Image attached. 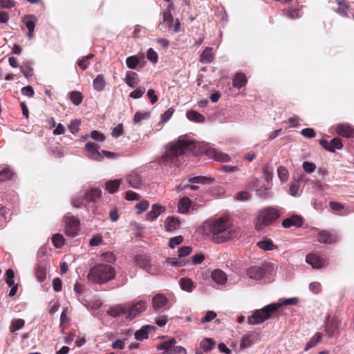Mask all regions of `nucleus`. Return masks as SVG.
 <instances>
[{
  "label": "nucleus",
  "instance_id": "1",
  "mask_svg": "<svg viewBox=\"0 0 354 354\" xmlns=\"http://www.w3.org/2000/svg\"><path fill=\"white\" fill-rule=\"evenodd\" d=\"M194 147L192 139L181 136L165 146L166 153L161 157V163L169 167H179L183 162V155L191 152Z\"/></svg>",
  "mask_w": 354,
  "mask_h": 354
},
{
  "label": "nucleus",
  "instance_id": "2",
  "mask_svg": "<svg viewBox=\"0 0 354 354\" xmlns=\"http://www.w3.org/2000/svg\"><path fill=\"white\" fill-rule=\"evenodd\" d=\"M209 231L212 240L217 243L227 241L236 234V230L229 225L227 218L220 217L209 223Z\"/></svg>",
  "mask_w": 354,
  "mask_h": 354
},
{
  "label": "nucleus",
  "instance_id": "3",
  "mask_svg": "<svg viewBox=\"0 0 354 354\" xmlns=\"http://www.w3.org/2000/svg\"><path fill=\"white\" fill-rule=\"evenodd\" d=\"M115 274L116 272L113 266L100 263L91 268L87 279L91 283L103 285L113 280Z\"/></svg>",
  "mask_w": 354,
  "mask_h": 354
},
{
  "label": "nucleus",
  "instance_id": "4",
  "mask_svg": "<svg viewBox=\"0 0 354 354\" xmlns=\"http://www.w3.org/2000/svg\"><path fill=\"white\" fill-rule=\"evenodd\" d=\"M277 209L272 207H265L259 212L256 218L255 227L258 231L272 225L279 217Z\"/></svg>",
  "mask_w": 354,
  "mask_h": 354
},
{
  "label": "nucleus",
  "instance_id": "5",
  "mask_svg": "<svg viewBox=\"0 0 354 354\" xmlns=\"http://www.w3.org/2000/svg\"><path fill=\"white\" fill-rule=\"evenodd\" d=\"M279 308V306L274 304H268L260 310H256L251 316L248 317V323L250 325H257L263 323L269 319L271 314Z\"/></svg>",
  "mask_w": 354,
  "mask_h": 354
},
{
  "label": "nucleus",
  "instance_id": "6",
  "mask_svg": "<svg viewBox=\"0 0 354 354\" xmlns=\"http://www.w3.org/2000/svg\"><path fill=\"white\" fill-rule=\"evenodd\" d=\"M135 263L137 266L143 269L150 274H157L159 272L156 262L152 261L149 257L146 254L138 255L135 259Z\"/></svg>",
  "mask_w": 354,
  "mask_h": 354
},
{
  "label": "nucleus",
  "instance_id": "7",
  "mask_svg": "<svg viewBox=\"0 0 354 354\" xmlns=\"http://www.w3.org/2000/svg\"><path fill=\"white\" fill-rule=\"evenodd\" d=\"M65 223V231L69 236H75L79 232L80 221L71 215H66L64 218Z\"/></svg>",
  "mask_w": 354,
  "mask_h": 354
},
{
  "label": "nucleus",
  "instance_id": "8",
  "mask_svg": "<svg viewBox=\"0 0 354 354\" xmlns=\"http://www.w3.org/2000/svg\"><path fill=\"white\" fill-rule=\"evenodd\" d=\"M147 306L148 305L146 301L143 300L138 301L131 306L127 308V313L126 315V318L129 319H134L146 310Z\"/></svg>",
  "mask_w": 354,
  "mask_h": 354
},
{
  "label": "nucleus",
  "instance_id": "9",
  "mask_svg": "<svg viewBox=\"0 0 354 354\" xmlns=\"http://www.w3.org/2000/svg\"><path fill=\"white\" fill-rule=\"evenodd\" d=\"M260 335L257 332H250L243 335L240 341V348L245 349L252 346L260 339Z\"/></svg>",
  "mask_w": 354,
  "mask_h": 354
},
{
  "label": "nucleus",
  "instance_id": "10",
  "mask_svg": "<svg viewBox=\"0 0 354 354\" xmlns=\"http://www.w3.org/2000/svg\"><path fill=\"white\" fill-rule=\"evenodd\" d=\"M317 241L323 244H333L339 241V237L328 231H319L317 235Z\"/></svg>",
  "mask_w": 354,
  "mask_h": 354
},
{
  "label": "nucleus",
  "instance_id": "11",
  "mask_svg": "<svg viewBox=\"0 0 354 354\" xmlns=\"http://www.w3.org/2000/svg\"><path fill=\"white\" fill-rule=\"evenodd\" d=\"M98 146L93 142H88L85 145V149L87 151L86 156L91 159L95 160H102L103 156L98 151Z\"/></svg>",
  "mask_w": 354,
  "mask_h": 354
},
{
  "label": "nucleus",
  "instance_id": "12",
  "mask_svg": "<svg viewBox=\"0 0 354 354\" xmlns=\"http://www.w3.org/2000/svg\"><path fill=\"white\" fill-rule=\"evenodd\" d=\"M205 153L209 158L214 159L216 161L229 162L230 160V157L227 154L214 148H208Z\"/></svg>",
  "mask_w": 354,
  "mask_h": 354
},
{
  "label": "nucleus",
  "instance_id": "13",
  "mask_svg": "<svg viewBox=\"0 0 354 354\" xmlns=\"http://www.w3.org/2000/svg\"><path fill=\"white\" fill-rule=\"evenodd\" d=\"M247 276L253 280H261L266 274L265 269L261 266H251L247 269Z\"/></svg>",
  "mask_w": 354,
  "mask_h": 354
},
{
  "label": "nucleus",
  "instance_id": "14",
  "mask_svg": "<svg viewBox=\"0 0 354 354\" xmlns=\"http://www.w3.org/2000/svg\"><path fill=\"white\" fill-rule=\"evenodd\" d=\"M22 21L28 28L27 37L31 39L33 37V33L35 28L37 18L32 15H26L23 17Z\"/></svg>",
  "mask_w": 354,
  "mask_h": 354
},
{
  "label": "nucleus",
  "instance_id": "15",
  "mask_svg": "<svg viewBox=\"0 0 354 354\" xmlns=\"http://www.w3.org/2000/svg\"><path fill=\"white\" fill-rule=\"evenodd\" d=\"M281 225L285 228H290V227H299L303 225V218L297 214H294L285 218L282 221Z\"/></svg>",
  "mask_w": 354,
  "mask_h": 354
},
{
  "label": "nucleus",
  "instance_id": "16",
  "mask_svg": "<svg viewBox=\"0 0 354 354\" xmlns=\"http://www.w3.org/2000/svg\"><path fill=\"white\" fill-rule=\"evenodd\" d=\"M306 261L311 266L313 269H320L324 265V260L315 254H308L306 257Z\"/></svg>",
  "mask_w": 354,
  "mask_h": 354
},
{
  "label": "nucleus",
  "instance_id": "17",
  "mask_svg": "<svg viewBox=\"0 0 354 354\" xmlns=\"http://www.w3.org/2000/svg\"><path fill=\"white\" fill-rule=\"evenodd\" d=\"M181 221L174 216H169L165 222V229L167 232H174L180 227Z\"/></svg>",
  "mask_w": 354,
  "mask_h": 354
},
{
  "label": "nucleus",
  "instance_id": "18",
  "mask_svg": "<svg viewBox=\"0 0 354 354\" xmlns=\"http://www.w3.org/2000/svg\"><path fill=\"white\" fill-rule=\"evenodd\" d=\"M336 132L339 136L346 138L354 137V129L348 124H339L336 127Z\"/></svg>",
  "mask_w": 354,
  "mask_h": 354
},
{
  "label": "nucleus",
  "instance_id": "19",
  "mask_svg": "<svg viewBox=\"0 0 354 354\" xmlns=\"http://www.w3.org/2000/svg\"><path fill=\"white\" fill-rule=\"evenodd\" d=\"M165 211V208L162 205L157 203L153 204L151 207V211L146 214V219L147 221H153Z\"/></svg>",
  "mask_w": 354,
  "mask_h": 354
},
{
  "label": "nucleus",
  "instance_id": "20",
  "mask_svg": "<svg viewBox=\"0 0 354 354\" xmlns=\"http://www.w3.org/2000/svg\"><path fill=\"white\" fill-rule=\"evenodd\" d=\"M126 180L131 187L139 189L142 185V179L140 174L131 172L126 176Z\"/></svg>",
  "mask_w": 354,
  "mask_h": 354
},
{
  "label": "nucleus",
  "instance_id": "21",
  "mask_svg": "<svg viewBox=\"0 0 354 354\" xmlns=\"http://www.w3.org/2000/svg\"><path fill=\"white\" fill-rule=\"evenodd\" d=\"M168 303V299L166 296L162 294H156L152 298V304L153 308L156 311H158L159 309L163 308Z\"/></svg>",
  "mask_w": 354,
  "mask_h": 354
},
{
  "label": "nucleus",
  "instance_id": "22",
  "mask_svg": "<svg viewBox=\"0 0 354 354\" xmlns=\"http://www.w3.org/2000/svg\"><path fill=\"white\" fill-rule=\"evenodd\" d=\"M337 4L336 12L343 17H349L351 8L348 3L344 0H337Z\"/></svg>",
  "mask_w": 354,
  "mask_h": 354
},
{
  "label": "nucleus",
  "instance_id": "23",
  "mask_svg": "<svg viewBox=\"0 0 354 354\" xmlns=\"http://www.w3.org/2000/svg\"><path fill=\"white\" fill-rule=\"evenodd\" d=\"M213 281L218 285H224L227 280V274L221 270H214L212 272Z\"/></svg>",
  "mask_w": 354,
  "mask_h": 354
},
{
  "label": "nucleus",
  "instance_id": "24",
  "mask_svg": "<svg viewBox=\"0 0 354 354\" xmlns=\"http://www.w3.org/2000/svg\"><path fill=\"white\" fill-rule=\"evenodd\" d=\"M124 82L129 87L135 88L139 82L138 74L133 71L127 72Z\"/></svg>",
  "mask_w": 354,
  "mask_h": 354
},
{
  "label": "nucleus",
  "instance_id": "25",
  "mask_svg": "<svg viewBox=\"0 0 354 354\" xmlns=\"http://www.w3.org/2000/svg\"><path fill=\"white\" fill-rule=\"evenodd\" d=\"M102 191L100 188H94L90 190L88 193L84 194L85 201L87 203H95L100 197Z\"/></svg>",
  "mask_w": 354,
  "mask_h": 354
},
{
  "label": "nucleus",
  "instance_id": "26",
  "mask_svg": "<svg viewBox=\"0 0 354 354\" xmlns=\"http://www.w3.org/2000/svg\"><path fill=\"white\" fill-rule=\"evenodd\" d=\"M106 85V82L105 77L103 75L99 74L97 77L93 80V86L94 90L97 92L102 91Z\"/></svg>",
  "mask_w": 354,
  "mask_h": 354
},
{
  "label": "nucleus",
  "instance_id": "27",
  "mask_svg": "<svg viewBox=\"0 0 354 354\" xmlns=\"http://www.w3.org/2000/svg\"><path fill=\"white\" fill-rule=\"evenodd\" d=\"M107 313L109 315L113 317H120L121 315H124L126 317L127 310L123 305H116L108 310Z\"/></svg>",
  "mask_w": 354,
  "mask_h": 354
},
{
  "label": "nucleus",
  "instance_id": "28",
  "mask_svg": "<svg viewBox=\"0 0 354 354\" xmlns=\"http://www.w3.org/2000/svg\"><path fill=\"white\" fill-rule=\"evenodd\" d=\"M213 59L214 55L212 53V48L206 47L201 55V62L203 64H209L213 61Z\"/></svg>",
  "mask_w": 354,
  "mask_h": 354
},
{
  "label": "nucleus",
  "instance_id": "29",
  "mask_svg": "<svg viewBox=\"0 0 354 354\" xmlns=\"http://www.w3.org/2000/svg\"><path fill=\"white\" fill-rule=\"evenodd\" d=\"M246 82V77L241 73H236L232 79L233 86L237 88L244 86Z\"/></svg>",
  "mask_w": 354,
  "mask_h": 354
},
{
  "label": "nucleus",
  "instance_id": "30",
  "mask_svg": "<svg viewBox=\"0 0 354 354\" xmlns=\"http://www.w3.org/2000/svg\"><path fill=\"white\" fill-rule=\"evenodd\" d=\"M122 183L121 179L111 180L106 183L105 189L110 194L117 192L118 187Z\"/></svg>",
  "mask_w": 354,
  "mask_h": 354
},
{
  "label": "nucleus",
  "instance_id": "31",
  "mask_svg": "<svg viewBox=\"0 0 354 354\" xmlns=\"http://www.w3.org/2000/svg\"><path fill=\"white\" fill-rule=\"evenodd\" d=\"M176 343L174 339L166 341L158 346V349L164 350L163 354H172V348Z\"/></svg>",
  "mask_w": 354,
  "mask_h": 354
},
{
  "label": "nucleus",
  "instance_id": "32",
  "mask_svg": "<svg viewBox=\"0 0 354 354\" xmlns=\"http://www.w3.org/2000/svg\"><path fill=\"white\" fill-rule=\"evenodd\" d=\"M214 179L208 176H198L189 178L187 182L189 183L207 184L212 183Z\"/></svg>",
  "mask_w": 354,
  "mask_h": 354
},
{
  "label": "nucleus",
  "instance_id": "33",
  "mask_svg": "<svg viewBox=\"0 0 354 354\" xmlns=\"http://www.w3.org/2000/svg\"><path fill=\"white\" fill-rule=\"evenodd\" d=\"M25 326V320L23 319H12L10 322L9 330L10 333H14L16 331L23 328Z\"/></svg>",
  "mask_w": 354,
  "mask_h": 354
},
{
  "label": "nucleus",
  "instance_id": "34",
  "mask_svg": "<svg viewBox=\"0 0 354 354\" xmlns=\"http://www.w3.org/2000/svg\"><path fill=\"white\" fill-rule=\"evenodd\" d=\"M186 116L190 121L196 122H203L205 121V117L195 111H188L186 113Z\"/></svg>",
  "mask_w": 354,
  "mask_h": 354
},
{
  "label": "nucleus",
  "instance_id": "35",
  "mask_svg": "<svg viewBox=\"0 0 354 354\" xmlns=\"http://www.w3.org/2000/svg\"><path fill=\"white\" fill-rule=\"evenodd\" d=\"M191 205V201L188 198H181L178 205V212L182 214L187 213Z\"/></svg>",
  "mask_w": 354,
  "mask_h": 354
},
{
  "label": "nucleus",
  "instance_id": "36",
  "mask_svg": "<svg viewBox=\"0 0 354 354\" xmlns=\"http://www.w3.org/2000/svg\"><path fill=\"white\" fill-rule=\"evenodd\" d=\"M149 330L150 326L149 325L143 326L140 330H138L135 333V338L139 341L147 339L148 337Z\"/></svg>",
  "mask_w": 354,
  "mask_h": 354
},
{
  "label": "nucleus",
  "instance_id": "37",
  "mask_svg": "<svg viewBox=\"0 0 354 354\" xmlns=\"http://www.w3.org/2000/svg\"><path fill=\"white\" fill-rule=\"evenodd\" d=\"M257 245L259 248L264 250H273L277 248L272 241L269 239H264L263 241H259Z\"/></svg>",
  "mask_w": 354,
  "mask_h": 354
},
{
  "label": "nucleus",
  "instance_id": "38",
  "mask_svg": "<svg viewBox=\"0 0 354 354\" xmlns=\"http://www.w3.org/2000/svg\"><path fill=\"white\" fill-rule=\"evenodd\" d=\"M215 346L214 342L210 338H205L200 343L201 348L205 352H209L213 349Z\"/></svg>",
  "mask_w": 354,
  "mask_h": 354
},
{
  "label": "nucleus",
  "instance_id": "39",
  "mask_svg": "<svg viewBox=\"0 0 354 354\" xmlns=\"http://www.w3.org/2000/svg\"><path fill=\"white\" fill-rule=\"evenodd\" d=\"M180 285L181 288L187 292H192L194 288V282L188 278L181 279Z\"/></svg>",
  "mask_w": 354,
  "mask_h": 354
},
{
  "label": "nucleus",
  "instance_id": "40",
  "mask_svg": "<svg viewBox=\"0 0 354 354\" xmlns=\"http://www.w3.org/2000/svg\"><path fill=\"white\" fill-rule=\"evenodd\" d=\"M322 334L321 333H317L307 343L305 351H308V349L316 346L322 339Z\"/></svg>",
  "mask_w": 354,
  "mask_h": 354
},
{
  "label": "nucleus",
  "instance_id": "41",
  "mask_svg": "<svg viewBox=\"0 0 354 354\" xmlns=\"http://www.w3.org/2000/svg\"><path fill=\"white\" fill-rule=\"evenodd\" d=\"M94 57V55L90 53L86 56L83 57L82 59H78L77 64L82 69L86 70L89 65V60Z\"/></svg>",
  "mask_w": 354,
  "mask_h": 354
},
{
  "label": "nucleus",
  "instance_id": "42",
  "mask_svg": "<svg viewBox=\"0 0 354 354\" xmlns=\"http://www.w3.org/2000/svg\"><path fill=\"white\" fill-rule=\"evenodd\" d=\"M13 175L12 171L9 167H5L0 171V183L8 180L12 178Z\"/></svg>",
  "mask_w": 354,
  "mask_h": 354
},
{
  "label": "nucleus",
  "instance_id": "43",
  "mask_svg": "<svg viewBox=\"0 0 354 354\" xmlns=\"http://www.w3.org/2000/svg\"><path fill=\"white\" fill-rule=\"evenodd\" d=\"M343 147L342 141L339 138H333L329 142L328 151L334 152L335 149H341Z\"/></svg>",
  "mask_w": 354,
  "mask_h": 354
},
{
  "label": "nucleus",
  "instance_id": "44",
  "mask_svg": "<svg viewBox=\"0 0 354 354\" xmlns=\"http://www.w3.org/2000/svg\"><path fill=\"white\" fill-rule=\"evenodd\" d=\"M70 99L75 105L77 106L82 103L83 97L81 93L72 91L70 94Z\"/></svg>",
  "mask_w": 354,
  "mask_h": 354
},
{
  "label": "nucleus",
  "instance_id": "45",
  "mask_svg": "<svg viewBox=\"0 0 354 354\" xmlns=\"http://www.w3.org/2000/svg\"><path fill=\"white\" fill-rule=\"evenodd\" d=\"M298 298L297 297H292L288 299H284L280 300V302L274 304L277 306H279V308H280L281 306H292V305H296L298 303Z\"/></svg>",
  "mask_w": 354,
  "mask_h": 354
},
{
  "label": "nucleus",
  "instance_id": "46",
  "mask_svg": "<svg viewBox=\"0 0 354 354\" xmlns=\"http://www.w3.org/2000/svg\"><path fill=\"white\" fill-rule=\"evenodd\" d=\"M301 191L300 190V186L298 182H292L290 185L289 193L292 196H299Z\"/></svg>",
  "mask_w": 354,
  "mask_h": 354
},
{
  "label": "nucleus",
  "instance_id": "47",
  "mask_svg": "<svg viewBox=\"0 0 354 354\" xmlns=\"http://www.w3.org/2000/svg\"><path fill=\"white\" fill-rule=\"evenodd\" d=\"M52 241L55 248H60L64 243V239L62 235L56 234L52 237Z\"/></svg>",
  "mask_w": 354,
  "mask_h": 354
},
{
  "label": "nucleus",
  "instance_id": "48",
  "mask_svg": "<svg viewBox=\"0 0 354 354\" xmlns=\"http://www.w3.org/2000/svg\"><path fill=\"white\" fill-rule=\"evenodd\" d=\"M139 62V60L136 56L128 57L126 59V64L129 68L134 69L136 68Z\"/></svg>",
  "mask_w": 354,
  "mask_h": 354
},
{
  "label": "nucleus",
  "instance_id": "49",
  "mask_svg": "<svg viewBox=\"0 0 354 354\" xmlns=\"http://www.w3.org/2000/svg\"><path fill=\"white\" fill-rule=\"evenodd\" d=\"M166 262L171 266L176 267H182L186 265V263L183 260L178 259L177 258H168Z\"/></svg>",
  "mask_w": 354,
  "mask_h": 354
},
{
  "label": "nucleus",
  "instance_id": "50",
  "mask_svg": "<svg viewBox=\"0 0 354 354\" xmlns=\"http://www.w3.org/2000/svg\"><path fill=\"white\" fill-rule=\"evenodd\" d=\"M278 176L282 182H286L288 178V171L286 167L281 166L277 169Z\"/></svg>",
  "mask_w": 354,
  "mask_h": 354
},
{
  "label": "nucleus",
  "instance_id": "51",
  "mask_svg": "<svg viewBox=\"0 0 354 354\" xmlns=\"http://www.w3.org/2000/svg\"><path fill=\"white\" fill-rule=\"evenodd\" d=\"M302 168L305 172L308 174H311L315 171L316 165L313 162L304 161L302 164Z\"/></svg>",
  "mask_w": 354,
  "mask_h": 354
},
{
  "label": "nucleus",
  "instance_id": "52",
  "mask_svg": "<svg viewBox=\"0 0 354 354\" xmlns=\"http://www.w3.org/2000/svg\"><path fill=\"white\" fill-rule=\"evenodd\" d=\"M284 15L291 19H295L301 17L300 10H285Z\"/></svg>",
  "mask_w": 354,
  "mask_h": 354
},
{
  "label": "nucleus",
  "instance_id": "53",
  "mask_svg": "<svg viewBox=\"0 0 354 354\" xmlns=\"http://www.w3.org/2000/svg\"><path fill=\"white\" fill-rule=\"evenodd\" d=\"M216 317V313L213 310L207 311L205 315L201 319V323H207L212 322Z\"/></svg>",
  "mask_w": 354,
  "mask_h": 354
},
{
  "label": "nucleus",
  "instance_id": "54",
  "mask_svg": "<svg viewBox=\"0 0 354 354\" xmlns=\"http://www.w3.org/2000/svg\"><path fill=\"white\" fill-rule=\"evenodd\" d=\"M183 241V237L182 236L172 237L169 239V246L171 248H174L176 246L180 245Z\"/></svg>",
  "mask_w": 354,
  "mask_h": 354
},
{
  "label": "nucleus",
  "instance_id": "55",
  "mask_svg": "<svg viewBox=\"0 0 354 354\" xmlns=\"http://www.w3.org/2000/svg\"><path fill=\"white\" fill-rule=\"evenodd\" d=\"M174 110L173 108H169L165 113L161 114V115H160V121H161V122L165 123L167 121H169V120L172 116V115L174 113Z\"/></svg>",
  "mask_w": 354,
  "mask_h": 354
},
{
  "label": "nucleus",
  "instance_id": "56",
  "mask_svg": "<svg viewBox=\"0 0 354 354\" xmlns=\"http://www.w3.org/2000/svg\"><path fill=\"white\" fill-rule=\"evenodd\" d=\"M90 137L97 142H104L105 140L104 136L95 130L91 132Z\"/></svg>",
  "mask_w": 354,
  "mask_h": 354
},
{
  "label": "nucleus",
  "instance_id": "57",
  "mask_svg": "<svg viewBox=\"0 0 354 354\" xmlns=\"http://www.w3.org/2000/svg\"><path fill=\"white\" fill-rule=\"evenodd\" d=\"M147 58L151 61L153 63H157L158 57L156 52L151 48L147 50Z\"/></svg>",
  "mask_w": 354,
  "mask_h": 354
},
{
  "label": "nucleus",
  "instance_id": "58",
  "mask_svg": "<svg viewBox=\"0 0 354 354\" xmlns=\"http://www.w3.org/2000/svg\"><path fill=\"white\" fill-rule=\"evenodd\" d=\"M301 134L306 138H313L315 137V132L312 128L303 129L301 131Z\"/></svg>",
  "mask_w": 354,
  "mask_h": 354
},
{
  "label": "nucleus",
  "instance_id": "59",
  "mask_svg": "<svg viewBox=\"0 0 354 354\" xmlns=\"http://www.w3.org/2000/svg\"><path fill=\"white\" fill-rule=\"evenodd\" d=\"M163 21L167 23V24L170 26H171L174 19L171 13V10L167 9L163 14Z\"/></svg>",
  "mask_w": 354,
  "mask_h": 354
},
{
  "label": "nucleus",
  "instance_id": "60",
  "mask_svg": "<svg viewBox=\"0 0 354 354\" xmlns=\"http://www.w3.org/2000/svg\"><path fill=\"white\" fill-rule=\"evenodd\" d=\"M168 322V317L166 315H160L157 318H156V324L162 327L166 325Z\"/></svg>",
  "mask_w": 354,
  "mask_h": 354
},
{
  "label": "nucleus",
  "instance_id": "61",
  "mask_svg": "<svg viewBox=\"0 0 354 354\" xmlns=\"http://www.w3.org/2000/svg\"><path fill=\"white\" fill-rule=\"evenodd\" d=\"M21 93L25 96L32 97L35 95V91L31 86L28 85L21 88Z\"/></svg>",
  "mask_w": 354,
  "mask_h": 354
},
{
  "label": "nucleus",
  "instance_id": "62",
  "mask_svg": "<svg viewBox=\"0 0 354 354\" xmlns=\"http://www.w3.org/2000/svg\"><path fill=\"white\" fill-rule=\"evenodd\" d=\"M336 326L334 325L333 322H330V320H328L326 326H325V330L326 332L330 335L333 336L335 333Z\"/></svg>",
  "mask_w": 354,
  "mask_h": 354
},
{
  "label": "nucleus",
  "instance_id": "63",
  "mask_svg": "<svg viewBox=\"0 0 354 354\" xmlns=\"http://www.w3.org/2000/svg\"><path fill=\"white\" fill-rule=\"evenodd\" d=\"M259 180L258 178H253L250 181L248 182L246 184V188L252 190V189H257V187H259Z\"/></svg>",
  "mask_w": 354,
  "mask_h": 354
},
{
  "label": "nucleus",
  "instance_id": "64",
  "mask_svg": "<svg viewBox=\"0 0 354 354\" xmlns=\"http://www.w3.org/2000/svg\"><path fill=\"white\" fill-rule=\"evenodd\" d=\"M85 203H86V202L85 201L84 195H83L82 198L80 197L79 198H75L73 199V205L76 208H79V207H82L84 206Z\"/></svg>",
  "mask_w": 354,
  "mask_h": 354
}]
</instances>
